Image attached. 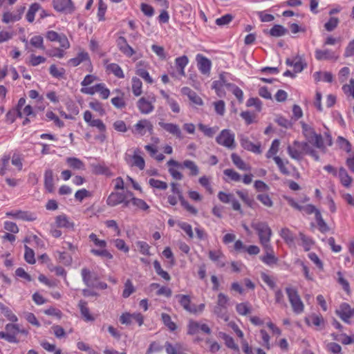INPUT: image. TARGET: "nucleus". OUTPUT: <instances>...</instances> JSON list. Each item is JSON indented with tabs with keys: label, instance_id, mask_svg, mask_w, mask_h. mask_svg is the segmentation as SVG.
<instances>
[{
	"label": "nucleus",
	"instance_id": "393cba45",
	"mask_svg": "<svg viewBox=\"0 0 354 354\" xmlns=\"http://www.w3.org/2000/svg\"><path fill=\"white\" fill-rule=\"evenodd\" d=\"M55 223L59 227L73 229L74 227V223L70 221L68 218L64 214L56 216Z\"/></svg>",
	"mask_w": 354,
	"mask_h": 354
},
{
	"label": "nucleus",
	"instance_id": "13d9d810",
	"mask_svg": "<svg viewBox=\"0 0 354 354\" xmlns=\"http://www.w3.org/2000/svg\"><path fill=\"white\" fill-rule=\"evenodd\" d=\"M181 348V346L179 344H176L175 346H174L171 343L166 342L165 343V350L167 354H180V350Z\"/></svg>",
	"mask_w": 354,
	"mask_h": 354
},
{
	"label": "nucleus",
	"instance_id": "a19ab883",
	"mask_svg": "<svg viewBox=\"0 0 354 354\" xmlns=\"http://www.w3.org/2000/svg\"><path fill=\"white\" fill-rule=\"evenodd\" d=\"M299 236L301 241V245L304 248V250L305 251L310 250L312 245L314 244V241L310 238L306 236L302 232H299Z\"/></svg>",
	"mask_w": 354,
	"mask_h": 354
},
{
	"label": "nucleus",
	"instance_id": "0eeeda50",
	"mask_svg": "<svg viewBox=\"0 0 354 354\" xmlns=\"http://www.w3.org/2000/svg\"><path fill=\"white\" fill-rule=\"evenodd\" d=\"M155 102L154 96L142 97L138 100L136 105L142 114L147 115L153 111Z\"/></svg>",
	"mask_w": 354,
	"mask_h": 354
},
{
	"label": "nucleus",
	"instance_id": "680f3d73",
	"mask_svg": "<svg viewBox=\"0 0 354 354\" xmlns=\"http://www.w3.org/2000/svg\"><path fill=\"white\" fill-rule=\"evenodd\" d=\"M46 116L48 120H53L55 125L59 127H64V122L59 120V118L53 112V111H47L46 113Z\"/></svg>",
	"mask_w": 354,
	"mask_h": 354
},
{
	"label": "nucleus",
	"instance_id": "423d86ee",
	"mask_svg": "<svg viewBox=\"0 0 354 354\" xmlns=\"http://www.w3.org/2000/svg\"><path fill=\"white\" fill-rule=\"evenodd\" d=\"M251 227L256 230L260 243L271 239L272 232L267 223L253 221L251 223Z\"/></svg>",
	"mask_w": 354,
	"mask_h": 354
},
{
	"label": "nucleus",
	"instance_id": "6e6552de",
	"mask_svg": "<svg viewBox=\"0 0 354 354\" xmlns=\"http://www.w3.org/2000/svg\"><path fill=\"white\" fill-rule=\"evenodd\" d=\"M53 3L54 8L58 12L71 14L75 10L71 0H53Z\"/></svg>",
	"mask_w": 354,
	"mask_h": 354
},
{
	"label": "nucleus",
	"instance_id": "a18cd8bd",
	"mask_svg": "<svg viewBox=\"0 0 354 354\" xmlns=\"http://www.w3.org/2000/svg\"><path fill=\"white\" fill-rule=\"evenodd\" d=\"M315 218L317 220V223L319 226V230L322 232H326L329 230V227L326 223L322 218L320 212H316Z\"/></svg>",
	"mask_w": 354,
	"mask_h": 354
},
{
	"label": "nucleus",
	"instance_id": "c03bdc74",
	"mask_svg": "<svg viewBox=\"0 0 354 354\" xmlns=\"http://www.w3.org/2000/svg\"><path fill=\"white\" fill-rule=\"evenodd\" d=\"M287 30L281 25H274L270 30V35L273 37H281L284 35Z\"/></svg>",
	"mask_w": 354,
	"mask_h": 354
},
{
	"label": "nucleus",
	"instance_id": "f8f14e48",
	"mask_svg": "<svg viewBox=\"0 0 354 354\" xmlns=\"http://www.w3.org/2000/svg\"><path fill=\"white\" fill-rule=\"evenodd\" d=\"M336 313L344 322L349 323V319L354 316V308H352L349 304L343 303L336 310Z\"/></svg>",
	"mask_w": 354,
	"mask_h": 354
},
{
	"label": "nucleus",
	"instance_id": "338daca9",
	"mask_svg": "<svg viewBox=\"0 0 354 354\" xmlns=\"http://www.w3.org/2000/svg\"><path fill=\"white\" fill-rule=\"evenodd\" d=\"M115 246L121 251L127 253L129 250V248L127 245L124 241L120 239L113 240Z\"/></svg>",
	"mask_w": 354,
	"mask_h": 354
},
{
	"label": "nucleus",
	"instance_id": "0e129e2a",
	"mask_svg": "<svg viewBox=\"0 0 354 354\" xmlns=\"http://www.w3.org/2000/svg\"><path fill=\"white\" fill-rule=\"evenodd\" d=\"M273 160H274L275 163L278 166L280 171L283 174H288L289 171L287 169V167L285 165V163L283 162V160L279 157V156H274Z\"/></svg>",
	"mask_w": 354,
	"mask_h": 354
},
{
	"label": "nucleus",
	"instance_id": "e2e57ef3",
	"mask_svg": "<svg viewBox=\"0 0 354 354\" xmlns=\"http://www.w3.org/2000/svg\"><path fill=\"white\" fill-rule=\"evenodd\" d=\"M89 107L93 110L98 112L100 115H103L105 113L104 109L103 108L102 104L97 100L89 102Z\"/></svg>",
	"mask_w": 354,
	"mask_h": 354
},
{
	"label": "nucleus",
	"instance_id": "b1692460",
	"mask_svg": "<svg viewBox=\"0 0 354 354\" xmlns=\"http://www.w3.org/2000/svg\"><path fill=\"white\" fill-rule=\"evenodd\" d=\"M223 257L224 255L220 250H210L209 252V258L212 261L215 262L218 267L223 268L225 266V263L223 260Z\"/></svg>",
	"mask_w": 354,
	"mask_h": 354
},
{
	"label": "nucleus",
	"instance_id": "4c0bfd02",
	"mask_svg": "<svg viewBox=\"0 0 354 354\" xmlns=\"http://www.w3.org/2000/svg\"><path fill=\"white\" fill-rule=\"evenodd\" d=\"M106 70L109 71V72L112 73L113 74H114V75H115L116 77H118L119 78H124V73H123L122 68L117 64L112 63V64H108L106 66Z\"/></svg>",
	"mask_w": 354,
	"mask_h": 354
},
{
	"label": "nucleus",
	"instance_id": "e433bc0d",
	"mask_svg": "<svg viewBox=\"0 0 354 354\" xmlns=\"http://www.w3.org/2000/svg\"><path fill=\"white\" fill-rule=\"evenodd\" d=\"M131 83H132V85H131L132 92H133V95L136 96H140L142 93V82L138 77H133L132 80H131Z\"/></svg>",
	"mask_w": 354,
	"mask_h": 354
},
{
	"label": "nucleus",
	"instance_id": "72a5a7b5",
	"mask_svg": "<svg viewBox=\"0 0 354 354\" xmlns=\"http://www.w3.org/2000/svg\"><path fill=\"white\" fill-rule=\"evenodd\" d=\"M198 127L199 130L201 131L205 136H207L209 138H212L215 135V133L218 131V127L216 126L209 127L207 125L200 123L198 124Z\"/></svg>",
	"mask_w": 354,
	"mask_h": 354
},
{
	"label": "nucleus",
	"instance_id": "473e14b6",
	"mask_svg": "<svg viewBox=\"0 0 354 354\" xmlns=\"http://www.w3.org/2000/svg\"><path fill=\"white\" fill-rule=\"evenodd\" d=\"M183 92L185 94L187 95L189 99L196 105H202L203 100L202 99L193 91H192L189 88H183Z\"/></svg>",
	"mask_w": 354,
	"mask_h": 354
},
{
	"label": "nucleus",
	"instance_id": "864d4df0",
	"mask_svg": "<svg viewBox=\"0 0 354 354\" xmlns=\"http://www.w3.org/2000/svg\"><path fill=\"white\" fill-rule=\"evenodd\" d=\"M91 252L98 257H102L106 259H112L113 255L105 248H102V250L92 249Z\"/></svg>",
	"mask_w": 354,
	"mask_h": 354
},
{
	"label": "nucleus",
	"instance_id": "ddd939ff",
	"mask_svg": "<svg viewBox=\"0 0 354 354\" xmlns=\"http://www.w3.org/2000/svg\"><path fill=\"white\" fill-rule=\"evenodd\" d=\"M196 60L201 73L203 75H209L212 66L211 61L201 54L196 55Z\"/></svg>",
	"mask_w": 354,
	"mask_h": 354
},
{
	"label": "nucleus",
	"instance_id": "774afa93",
	"mask_svg": "<svg viewBox=\"0 0 354 354\" xmlns=\"http://www.w3.org/2000/svg\"><path fill=\"white\" fill-rule=\"evenodd\" d=\"M342 89L346 94L351 95L354 98V79H351L349 84L344 85Z\"/></svg>",
	"mask_w": 354,
	"mask_h": 354
},
{
	"label": "nucleus",
	"instance_id": "37998d69",
	"mask_svg": "<svg viewBox=\"0 0 354 354\" xmlns=\"http://www.w3.org/2000/svg\"><path fill=\"white\" fill-rule=\"evenodd\" d=\"M162 320L164 324L171 330L174 331L176 329V324L171 320V317L167 313H162Z\"/></svg>",
	"mask_w": 354,
	"mask_h": 354
},
{
	"label": "nucleus",
	"instance_id": "f257e3e1",
	"mask_svg": "<svg viewBox=\"0 0 354 354\" xmlns=\"http://www.w3.org/2000/svg\"><path fill=\"white\" fill-rule=\"evenodd\" d=\"M289 156L295 160H300L304 154H309L316 160H319V156L307 142L295 141L292 146L288 147Z\"/></svg>",
	"mask_w": 354,
	"mask_h": 354
},
{
	"label": "nucleus",
	"instance_id": "f704fd0d",
	"mask_svg": "<svg viewBox=\"0 0 354 354\" xmlns=\"http://www.w3.org/2000/svg\"><path fill=\"white\" fill-rule=\"evenodd\" d=\"M182 167L188 169L190 171L191 176H197L199 174L198 167L192 160H185L182 164Z\"/></svg>",
	"mask_w": 354,
	"mask_h": 354
},
{
	"label": "nucleus",
	"instance_id": "603ef678",
	"mask_svg": "<svg viewBox=\"0 0 354 354\" xmlns=\"http://www.w3.org/2000/svg\"><path fill=\"white\" fill-rule=\"evenodd\" d=\"M258 201H259L263 205L267 207H272L273 206V202L270 197L266 194H260L257 196Z\"/></svg>",
	"mask_w": 354,
	"mask_h": 354
},
{
	"label": "nucleus",
	"instance_id": "20e7f679",
	"mask_svg": "<svg viewBox=\"0 0 354 354\" xmlns=\"http://www.w3.org/2000/svg\"><path fill=\"white\" fill-rule=\"evenodd\" d=\"M216 142L228 149L236 148L235 135L230 129H223L216 138Z\"/></svg>",
	"mask_w": 354,
	"mask_h": 354
},
{
	"label": "nucleus",
	"instance_id": "c85d7f7f",
	"mask_svg": "<svg viewBox=\"0 0 354 354\" xmlns=\"http://www.w3.org/2000/svg\"><path fill=\"white\" fill-rule=\"evenodd\" d=\"M339 178L342 184L344 187H349L351 186L353 180L352 178L348 175L346 170L343 167H341L339 170Z\"/></svg>",
	"mask_w": 354,
	"mask_h": 354
},
{
	"label": "nucleus",
	"instance_id": "6ab92c4d",
	"mask_svg": "<svg viewBox=\"0 0 354 354\" xmlns=\"http://www.w3.org/2000/svg\"><path fill=\"white\" fill-rule=\"evenodd\" d=\"M315 58L319 60H333L336 61L338 59L339 56L328 49L315 50Z\"/></svg>",
	"mask_w": 354,
	"mask_h": 354
},
{
	"label": "nucleus",
	"instance_id": "cd10ccee",
	"mask_svg": "<svg viewBox=\"0 0 354 354\" xmlns=\"http://www.w3.org/2000/svg\"><path fill=\"white\" fill-rule=\"evenodd\" d=\"M44 185L46 189L49 192H53L54 190L53 183V173L50 169H48L45 171L44 174Z\"/></svg>",
	"mask_w": 354,
	"mask_h": 354
},
{
	"label": "nucleus",
	"instance_id": "5701e85b",
	"mask_svg": "<svg viewBox=\"0 0 354 354\" xmlns=\"http://www.w3.org/2000/svg\"><path fill=\"white\" fill-rule=\"evenodd\" d=\"M78 306L80 308L81 315L86 322H93L95 317L90 313L89 308L87 307V303L84 301H80Z\"/></svg>",
	"mask_w": 354,
	"mask_h": 354
},
{
	"label": "nucleus",
	"instance_id": "052dcab7",
	"mask_svg": "<svg viewBox=\"0 0 354 354\" xmlns=\"http://www.w3.org/2000/svg\"><path fill=\"white\" fill-rule=\"evenodd\" d=\"M180 201L182 206L189 213L194 215H196L198 214V210L196 207L190 205L187 201H186L182 196H180Z\"/></svg>",
	"mask_w": 354,
	"mask_h": 354
},
{
	"label": "nucleus",
	"instance_id": "9d476101",
	"mask_svg": "<svg viewBox=\"0 0 354 354\" xmlns=\"http://www.w3.org/2000/svg\"><path fill=\"white\" fill-rule=\"evenodd\" d=\"M82 280L85 285L88 287H95L97 277V274L91 272L89 269L84 268L81 270Z\"/></svg>",
	"mask_w": 354,
	"mask_h": 354
},
{
	"label": "nucleus",
	"instance_id": "4be33fe9",
	"mask_svg": "<svg viewBox=\"0 0 354 354\" xmlns=\"http://www.w3.org/2000/svg\"><path fill=\"white\" fill-rule=\"evenodd\" d=\"M124 199V195L121 193H111L106 200V203L108 205L113 207L118 204L122 203Z\"/></svg>",
	"mask_w": 354,
	"mask_h": 354
},
{
	"label": "nucleus",
	"instance_id": "aec40b11",
	"mask_svg": "<svg viewBox=\"0 0 354 354\" xmlns=\"http://www.w3.org/2000/svg\"><path fill=\"white\" fill-rule=\"evenodd\" d=\"M158 124L168 133L175 136L176 138H182V132L178 125L173 123L159 122Z\"/></svg>",
	"mask_w": 354,
	"mask_h": 354
},
{
	"label": "nucleus",
	"instance_id": "09e8293b",
	"mask_svg": "<svg viewBox=\"0 0 354 354\" xmlns=\"http://www.w3.org/2000/svg\"><path fill=\"white\" fill-rule=\"evenodd\" d=\"M30 43L32 46H34L36 48L41 49L43 50H45V47L43 44L44 39L41 36L37 35L32 37L30 39Z\"/></svg>",
	"mask_w": 354,
	"mask_h": 354
},
{
	"label": "nucleus",
	"instance_id": "bf43d9fd",
	"mask_svg": "<svg viewBox=\"0 0 354 354\" xmlns=\"http://www.w3.org/2000/svg\"><path fill=\"white\" fill-rule=\"evenodd\" d=\"M135 288L130 279H127L124 284V289L122 292V296L124 298L129 297L133 292Z\"/></svg>",
	"mask_w": 354,
	"mask_h": 354
},
{
	"label": "nucleus",
	"instance_id": "9b49d317",
	"mask_svg": "<svg viewBox=\"0 0 354 354\" xmlns=\"http://www.w3.org/2000/svg\"><path fill=\"white\" fill-rule=\"evenodd\" d=\"M133 320H135L139 326H142L144 317L140 313L130 314L129 313H123L120 317V322L122 324L129 325L132 323Z\"/></svg>",
	"mask_w": 354,
	"mask_h": 354
},
{
	"label": "nucleus",
	"instance_id": "8fccbe9b",
	"mask_svg": "<svg viewBox=\"0 0 354 354\" xmlns=\"http://www.w3.org/2000/svg\"><path fill=\"white\" fill-rule=\"evenodd\" d=\"M93 171L96 174H104L107 176L112 175L109 169L104 165H96L93 166Z\"/></svg>",
	"mask_w": 354,
	"mask_h": 354
},
{
	"label": "nucleus",
	"instance_id": "a211bd4d",
	"mask_svg": "<svg viewBox=\"0 0 354 354\" xmlns=\"http://www.w3.org/2000/svg\"><path fill=\"white\" fill-rule=\"evenodd\" d=\"M147 129L150 133L153 131V125L149 120L144 119L139 120L134 126V130L133 132L138 133L140 136H143L146 133Z\"/></svg>",
	"mask_w": 354,
	"mask_h": 354
},
{
	"label": "nucleus",
	"instance_id": "de8ad7c7",
	"mask_svg": "<svg viewBox=\"0 0 354 354\" xmlns=\"http://www.w3.org/2000/svg\"><path fill=\"white\" fill-rule=\"evenodd\" d=\"M223 174L232 181L239 182L241 180V175L232 169H225Z\"/></svg>",
	"mask_w": 354,
	"mask_h": 354
},
{
	"label": "nucleus",
	"instance_id": "dca6fc26",
	"mask_svg": "<svg viewBox=\"0 0 354 354\" xmlns=\"http://www.w3.org/2000/svg\"><path fill=\"white\" fill-rule=\"evenodd\" d=\"M160 93L171 111L174 113H178L180 111V107L175 97L169 95L164 90H160Z\"/></svg>",
	"mask_w": 354,
	"mask_h": 354
},
{
	"label": "nucleus",
	"instance_id": "f3484780",
	"mask_svg": "<svg viewBox=\"0 0 354 354\" xmlns=\"http://www.w3.org/2000/svg\"><path fill=\"white\" fill-rule=\"evenodd\" d=\"M180 305L187 312L191 313H198L197 306L191 304L190 297L185 295H178L176 296Z\"/></svg>",
	"mask_w": 354,
	"mask_h": 354
},
{
	"label": "nucleus",
	"instance_id": "bb28decb",
	"mask_svg": "<svg viewBox=\"0 0 354 354\" xmlns=\"http://www.w3.org/2000/svg\"><path fill=\"white\" fill-rule=\"evenodd\" d=\"M189 59L187 56L183 55L177 57L175 60L176 68L179 74L182 76L185 75V68L187 65Z\"/></svg>",
	"mask_w": 354,
	"mask_h": 354
},
{
	"label": "nucleus",
	"instance_id": "79ce46f5",
	"mask_svg": "<svg viewBox=\"0 0 354 354\" xmlns=\"http://www.w3.org/2000/svg\"><path fill=\"white\" fill-rule=\"evenodd\" d=\"M280 142L279 140H274L272 142V145L266 153V157L268 158H273L274 156H277L279 149Z\"/></svg>",
	"mask_w": 354,
	"mask_h": 354
},
{
	"label": "nucleus",
	"instance_id": "7c9ffc66",
	"mask_svg": "<svg viewBox=\"0 0 354 354\" xmlns=\"http://www.w3.org/2000/svg\"><path fill=\"white\" fill-rule=\"evenodd\" d=\"M279 234L287 244L289 245L294 244L295 238L293 234L288 228H282L279 232Z\"/></svg>",
	"mask_w": 354,
	"mask_h": 354
},
{
	"label": "nucleus",
	"instance_id": "4d7b16f0",
	"mask_svg": "<svg viewBox=\"0 0 354 354\" xmlns=\"http://www.w3.org/2000/svg\"><path fill=\"white\" fill-rule=\"evenodd\" d=\"M24 258L25 260L30 264H34L35 263V252L27 245H25Z\"/></svg>",
	"mask_w": 354,
	"mask_h": 354
},
{
	"label": "nucleus",
	"instance_id": "3c124183",
	"mask_svg": "<svg viewBox=\"0 0 354 354\" xmlns=\"http://www.w3.org/2000/svg\"><path fill=\"white\" fill-rule=\"evenodd\" d=\"M261 260L267 265L276 264L278 259L276 257L274 253L265 254V255L260 257Z\"/></svg>",
	"mask_w": 354,
	"mask_h": 354
},
{
	"label": "nucleus",
	"instance_id": "58836bf2",
	"mask_svg": "<svg viewBox=\"0 0 354 354\" xmlns=\"http://www.w3.org/2000/svg\"><path fill=\"white\" fill-rule=\"evenodd\" d=\"M141 63H138L136 66V74L143 78L147 83L152 84L153 80L150 77L149 73L144 68H140Z\"/></svg>",
	"mask_w": 354,
	"mask_h": 354
},
{
	"label": "nucleus",
	"instance_id": "39448f33",
	"mask_svg": "<svg viewBox=\"0 0 354 354\" xmlns=\"http://www.w3.org/2000/svg\"><path fill=\"white\" fill-rule=\"evenodd\" d=\"M228 301L229 298L227 295L223 293H219L216 305L214 308V313L225 322L229 320V316L227 314Z\"/></svg>",
	"mask_w": 354,
	"mask_h": 354
},
{
	"label": "nucleus",
	"instance_id": "6e6d98bb",
	"mask_svg": "<svg viewBox=\"0 0 354 354\" xmlns=\"http://www.w3.org/2000/svg\"><path fill=\"white\" fill-rule=\"evenodd\" d=\"M149 184L154 188L165 190L167 188V184L165 182L156 180L154 178H150L149 180Z\"/></svg>",
	"mask_w": 354,
	"mask_h": 354
},
{
	"label": "nucleus",
	"instance_id": "c9c22d12",
	"mask_svg": "<svg viewBox=\"0 0 354 354\" xmlns=\"http://www.w3.org/2000/svg\"><path fill=\"white\" fill-rule=\"evenodd\" d=\"M306 64L304 62L303 56L299 55L294 57L293 68L295 73H300L303 71Z\"/></svg>",
	"mask_w": 354,
	"mask_h": 354
},
{
	"label": "nucleus",
	"instance_id": "2eb2a0df",
	"mask_svg": "<svg viewBox=\"0 0 354 354\" xmlns=\"http://www.w3.org/2000/svg\"><path fill=\"white\" fill-rule=\"evenodd\" d=\"M201 330L202 332L210 334L211 329L205 324H201L195 321H190L188 325V333L190 335H194Z\"/></svg>",
	"mask_w": 354,
	"mask_h": 354
},
{
	"label": "nucleus",
	"instance_id": "2f4dec72",
	"mask_svg": "<svg viewBox=\"0 0 354 354\" xmlns=\"http://www.w3.org/2000/svg\"><path fill=\"white\" fill-rule=\"evenodd\" d=\"M88 54L85 51H81L78 53L77 56L75 58L69 59L68 64L71 66H77L84 61L88 60Z\"/></svg>",
	"mask_w": 354,
	"mask_h": 354
},
{
	"label": "nucleus",
	"instance_id": "69168bd1",
	"mask_svg": "<svg viewBox=\"0 0 354 354\" xmlns=\"http://www.w3.org/2000/svg\"><path fill=\"white\" fill-rule=\"evenodd\" d=\"M233 19V16L230 14H227L220 18L216 19V25L221 26L228 24Z\"/></svg>",
	"mask_w": 354,
	"mask_h": 354
},
{
	"label": "nucleus",
	"instance_id": "49530a36",
	"mask_svg": "<svg viewBox=\"0 0 354 354\" xmlns=\"http://www.w3.org/2000/svg\"><path fill=\"white\" fill-rule=\"evenodd\" d=\"M95 90L96 93H100L102 99H107L109 96L110 91L105 87L104 84H97L95 85Z\"/></svg>",
	"mask_w": 354,
	"mask_h": 354
},
{
	"label": "nucleus",
	"instance_id": "c756f323",
	"mask_svg": "<svg viewBox=\"0 0 354 354\" xmlns=\"http://www.w3.org/2000/svg\"><path fill=\"white\" fill-rule=\"evenodd\" d=\"M66 162L73 169L83 170L85 169L84 163L79 158L74 157L67 158Z\"/></svg>",
	"mask_w": 354,
	"mask_h": 354
},
{
	"label": "nucleus",
	"instance_id": "a878e982",
	"mask_svg": "<svg viewBox=\"0 0 354 354\" xmlns=\"http://www.w3.org/2000/svg\"><path fill=\"white\" fill-rule=\"evenodd\" d=\"M231 159L234 165L240 170H250V167L248 164H246L238 154L234 153H232L231 155Z\"/></svg>",
	"mask_w": 354,
	"mask_h": 354
},
{
	"label": "nucleus",
	"instance_id": "4468645a",
	"mask_svg": "<svg viewBox=\"0 0 354 354\" xmlns=\"http://www.w3.org/2000/svg\"><path fill=\"white\" fill-rule=\"evenodd\" d=\"M240 143L242 147L245 150L257 154H260L262 152L261 149V144H254L249 140L248 137L241 136L240 138Z\"/></svg>",
	"mask_w": 354,
	"mask_h": 354
},
{
	"label": "nucleus",
	"instance_id": "7ed1b4c3",
	"mask_svg": "<svg viewBox=\"0 0 354 354\" xmlns=\"http://www.w3.org/2000/svg\"><path fill=\"white\" fill-rule=\"evenodd\" d=\"M286 292L293 312L296 314L302 313L304 310V304L301 301L297 290L295 288L287 287L286 288Z\"/></svg>",
	"mask_w": 354,
	"mask_h": 354
},
{
	"label": "nucleus",
	"instance_id": "f03ea898",
	"mask_svg": "<svg viewBox=\"0 0 354 354\" xmlns=\"http://www.w3.org/2000/svg\"><path fill=\"white\" fill-rule=\"evenodd\" d=\"M302 133L307 140V142L313 144L318 149L324 150L325 146L324 144L323 138L321 134L315 132V129L309 124L304 122H301Z\"/></svg>",
	"mask_w": 354,
	"mask_h": 354
},
{
	"label": "nucleus",
	"instance_id": "1a4fd4ad",
	"mask_svg": "<svg viewBox=\"0 0 354 354\" xmlns=\"http://www.w3.org/2000/svg\"><path fill=\"white\" fill-rule=\"evenodd\" d=\"M6 214L7 216L26 221H34L37 219L36 214L28 211L13 210L6 212Z\"/></svg>",
	"mask_w": 354,
	"mask_h": 354
},
{
	"label": "nucleus",
	"instance_id": "ea45409f",
	"mask_svg": "<svg viewBox=\"0 0 354 354\" xmlns=\"http://www.w3.org/2000/svg\"><path fill=\"white\" fill-rule=\"evenodd\" d=\"M220 336L224 339L225 345L234 351H239V348L236 344H235L233 338L228 335L221 333Z\"/></svg>",
	"mask_w": 354,
	"mask_h": 354
},
{
	"label": "nucleus",
	"instance_id": "412c9836",
	"mask_svg": "<svg viewBox=\"0 0 354 354\" xmlns=\"http://www.w3.org/2000/svg\"><path fill=\"white\" fill-rule=\"evenodd\" d=\"M24 8L18 10L17 12H6L3 15L2 21L6 23H13L19 21L21 18L22 13L24 12Z\"/></svg>",
	"mask_w": 354,
	"mask_h": 354
},
{
	"label": "nucleus",
	"instance_id": "5fc2aeb1",
	"mask_svg": "<svg viewBox=\"0 0 354 354\" xmlns=\"http://www.w3.org/2000/svg\"><path fill=\"white\" fill-rule=\"evenodd\" d=\"M237 313L241 315H246L251 312V308L248 303H241L236 305Z\"/></svg>",
	"mask_w": 354,
	"mask_h": 354
}]
</instances>
